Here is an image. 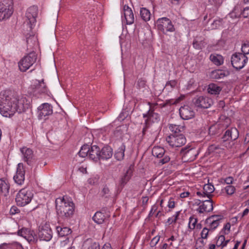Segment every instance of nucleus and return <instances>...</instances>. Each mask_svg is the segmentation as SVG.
Segmentation results:
<instances>
[{
  "label": "nucleus",
  "mask_w": 249,
  "mask_h": 249,
  "mask_svg": "<svg viewBox=\"0 0 249 249\" xmlns=\"http://www.w3.org/2000/svg\"><path fill=\"white\" fill-rule=\"evenodd\" d=\"M197 222V219L196 218H195L194 216H191L189 218L188 228L191 230L195 229Z\"/></svg>",
  "instance_id": "44"
},
{
  "label": "nucleus",
  "mask_w": 249,
  "mask_h": 249,
  "mask_svg": "<svg viewBox=\"0 0 249 249\" xmlns=\"http://www.w3.org/2000/svg\"><path fill=\"white\" fill-rule=\"evenodd\" d=\"M124 14L127 24L131 25L134 23V14L131 8L128 5L124 6Z\"/></svg>",
  "instance_id": "24"
},
{
  "label": "nucleus",
  "mask_w": 249,
  "mask_h": 249,
  "mask_svg": "<svg viewBox=\"0 0 249 249\" xmlns=\"http://www.w3.org/2000/svg\"><path fill=\"white\" fill-rule=\"evenodd\" d=\"M56 230L58 236L60 237L67 236L72 232L70 228L60 226L56 227Z\"/></svg>",
  "instance_id": "30"
},
{
  "label": "nucleus",
  "mask_w": 249,
  "mask_h": 249,
  "mask_svg": "<svg viewBox=\"0 0 249 249\" xmlns=\"http://www.w3.org/2000/svg\"><path fill=\"white\" fill-rule=\"evenodd\" d=\"M131 177V172L127 170L124 175L122 177L120 180L119 185L121 188V190L123 189L124 186L127 183Z\"/></svg>",
  "instance_id": "34"
},
{
  "label": "nucleus",
  "mask_w": 249,
  "mask_h": 249,
  "mask_svg": "<svg viewBox=\"0 0 249 249\" xmlns=\"http://www.w3.org/2000/svg\"><path fill=\"white\" fill-rule=\"evenodd\" d=\"M233 178L231 177H229L226 178L224 179V182L227 184H229L230 185V184H231L233 182Z\"/></svg>",
  "instance_id": "60"
},
{
  "label": "nucleus",
  "mask_w": 249,
  "mask_h": 249,
  "mask_svg": "<svg viewBox=\"0 0 249 249\" xmlns=\"http://www.w3.org/2000/svg\"><path fill=\"white\" fill-rule=\"evenodd\" d=\"M231 228V224L230 223H227L224 226L222 231H224V233L225 234H227L229 233Z\"/></svg>",
  "instance_id": "55"
},
{
  "label": "nucleus",
  "mask_w": 249,
  "mask_h": 249,
  "mask_svg": "<svg viewBox=\"0 0 249 249\" xmlns=\"http://www.w3.org/2000/svg\"><path fill=\"white\" fill-rule=\"evenodd\" d=\"M203 190L206 193L207 196L210 198L211 196V193H212L214 190V188L213 185L211 184H205L203 187Z\"/></svg>",
  "instance_id": "41"
},
{
  "label": "nucleus",
  "mask_w": 249,
  "mask_h": 249,
  "mask_svg": "<svg viewBox=\"0 0 249 249\" xmlns=\"http://www.w3.org/2000/svg\"><path fill=\"white\" fill-rule=\"evenodd\" d=\"M55 204L56 214L59 218L68 220L74 215V203L67 196L57 198Z\"/></svg>",
  "instance_id": "2"
},
{
  "label": "nucleus",
  "mask_w": 249,
  "mask_h": 249,
  "mask_svg": "<svg viewBox=\"0 0 249 249\" xmlns=\"http://www.w3.org/2000/svg\"><path fill=\"white\" fill-rule=\"evenodd\" d=\"M53 113V107L49 103H43L37 108L38 118L39 119H42L46 116L52 115Z\"/></svg>",
  "instance_id": "16"
},
{
  "label": "nucleus",
  "mask_w": 249,
  "mask_h": 249,
  "mask_svg": "<svg viewBox=\"0 0 249 249\" xmlns=\"http://www.w3.org/2000/svg\"><path fill=\"white\" fill-rule=\"evenodd\" d=\"M152 154L153 156L157 158H162L159 161V163H161V164L166 163L170 160L169 156L165 154V150L163 147L160 146H154L152 149Z\"/></svg>",
  "instance_id": "15"
},
{
  "label": "nucleus",
  "mask_w": 249,
  "mask_h": 249,
  "mask_svg": "<svg viewBox=\"0 0 249 249\" xmlns=\"http://www.w3.org/2000/svg\"><path fill=\"white\" fill-rule=\"evenodd\" d=\"M101 249H112L111 245L109 243H106L102 247Z\"/></svg>",
  "instance_id": "64"
},
{
  "label": "nucleus",
  "mask_w": 249,
  "mask_h": 249,
  "mask_svg": "<svg viewBox=\"0 0 249 249\" xmlns=\"http://www.w3.org/2000/svg\"><path fill=\"white\" fill-rule=\"evenodd\" d=\"M220 125L218 124H215L209 128L208 133L210 135L213 136L219 133Z\"/></svg>",
  "instance_id": "40"
},
{
  "label": "nucleus",
  "mask_w": 249,
  "mask_h": 249,
  "mask_svg": "<svg viewBox=\"0 0 249 249\" xmlns=\"http://www.w3.org/2000/svg\"><path fill=\"white\" fill-rule=\"evenodd\" d=\"M100 148L98 146L94 145L90 146L89 158L95 162L100 160Z\"/></svg>",
  "instance_id": "25"
},
{
  "label": "nucleus",
  "mask_w": 249,
  "mask_h": 249,
  "mask_svg": "<svg viewBox=\"0 0 249 249\" xmlns=\"http://www.w3.org/2000/svg\"><path fill=\"white\" fill-rule=\"evenodd\" d=\"M143 117L145 118L142 131V135H144L147 128L152 123L160 121V116L158 113L155 112L153 108L150 107L148 112L143 114Z\"/></svg>",
  "instance_id": "4"
},
{
  "label": "nucleus",
  "mask_w": 249,
  "mask_h": 249,
  "mask_svg": "<svg viewBox=\"0 0 249 249\" xmlns=\"http://www.w3.org/2000/svg\"><path fill=\"white\" fill-rule=\"evenodd\" d=\"M226 193L229 195H232L235 191V188L233 186L228 185L225 188Z\"/></svg>",
  "instance_id": "47"
},
{
  "label": "nucleus",
  "mask_w": 249,
  "mask_h": 249,
  "mask_svg": "<svg viewBox=\"0 0 249 249\" xmlns=\"http://www.w3.org/2000/svg\"><path fill=\"white\" fill-rule=\"evenodd\" d=\"M38 237L40 240L49 241L53 237V231L47 223L41 225L38 228Z\"/></svg>",
  "instance_id": "14"
},
{
  "label": "nucleus",
  "mask_w": 249,
  "mask_h": 249,
  "mask_svg": "<svg viewBox=\"0 0 249 249\" xmlns=\"http://www.w3.org/2000/svg\"><path fill=\"white\" fill-rule=\"evenodd\" d=\"M224 71L221 70H216L213 71L211 73V77L213 78L218 79L224 78L226 76Z\"/></svg>",
  "instance_id": "39"
},
{
  "label": "nucleus",
  "mask_w": 249,
  "mask_h": 249,
  "mask_svg": "<svg viewBox=\"0 0 249 249\" xmlns=\"http://www.w3.org/2000/svg\"><path fill=\"white\" fill-rule=\"evenodd\" d=\"M232 67L237 70L243 68L248 61V57L240 53H235L231 56Z\"/></svg>",
  "instance_id": "9"
},
{
  "label": "nucleus",
  "mask_w": 249,
  "mask_h": 249,
  "mask_svg": "<svg viewBox=\"0 0 249 249\" xmlns=\"http://www.w3.org/2000/svg\"><path fill=\"white\" fill-rule=\"evenodd\" d=\"M111 192L107 186H105L101 191L100 195L102 197L108 199L111 197Z\"/></svg>",
  "instance_id": "42"
},
{
  "label": "nucleus",
  "mask_w": 249,
  "mask_h": 249,
  "mask_svg": "<svg viewBox=\"0 0 249 249\" xmlns=\"http://www.w3.org/2000/svg\"><path fill=\"white\" fill-rule=\"evenodd\" d=\"M168 207L169 208L173 209L175 207V202L173 198H170L168 202Z\"/></svg>",
  "instance_id": "57"
},
{
  "label": "nucleus",
  "mask_w": 249,
  "mask_h": 249,
  "mask_svg": "<svg viewBox=\"0 0 249 249\" xmlns=\"http://www.w3.org/2000/svg\"><path fill=\"white\" fill-rule=\"evenodd\" d=\"M10 184L8 182L3 179H0V192L4 196H7L9 192Z\"/></svg>",
  "instance_id": "29"
},
{
  "label": "nucleus",
  "mask_w": 249,
  "mask_h": 249,
  "mask_svg": "<svg viewBox=\"0 0 249 249\" xmlns=\"http://www.w3.org/2000/svg\"><path fill=\"white\" fill-rule=\"evenodd\" d=\"M142 205H144L147 204L148 201L149 200V198L148 196H142Z\"/></svg>",
  "instance_id": "62"
},
{
  "label": "nucleus",
  "mask_w": 249,
  "mask_h": 249,
  "mask_svg": "<svg viewBox=\"0 0 249 249\" xmlns=\"http://www.w3.org/2000/svg\"><path fill=\"white\" fill-rule=\"evenodd\" d=\"M210 59L217 66L221 65L224 62L223 57L222 55L215 54H212L210 56Z\"/></svg>",
  "instance_id": "36"
},
{
  "label": "nucleus",
  "mask_w": 249,
  "mask_h": 249,
  "mask_svg": "<svg viewBox=\"0 0 249 249\" xmlns=\"http://www.w3.org/2000/svg\"><path fill=\"white\" fill-rule=\"evenodd\" d=\"M18 234L26 239L29 242H35L37 240V236L34 231L27 228H22L18 231Z\"/></svg>",
  "instance_id": "17"
},
{
  "label": "nucleus",
  "mask_w": 249,
  "mask_h": 249,
  "mask_svg": "<svg viewBox=\"0 0 249 249\" xmlns=\"http://www.w3.org/2000/svg\"><path fill=\"white\" fill-rule=\"evenodd\" d=\"M210 230L208 228V227H204L200 233L201 237L202 239H207L208 238L209 232H211Z\"/></svg>",
  "instance_id": "45"
},
{
  "label": "nucleus",
  "mask_w": 249,
  "mask_h": 249,
  "mask_svg": "<svg viewBox=\"0 0 249 249\" xmlns=\"http://www.w3.org/2000/svg\"><path fill=\"white\" fill-rule=\"evenodd\" d=\"M181 118L183 120H189L195 116V112L189 106H181L179 110Z\"/></svg>",
  "instance_id": "23"
},
{
  "label": "nucleus",
  "mask_w": 249,
  "mask_h": 249,
  "mask_svg": "<svg viewBox=\"0 0 249 249\" xmlns=\"http://www.w3.org/2000/svg\"><path fill=\"white\" fill-rule=\"evenodd\" d=\"M207 90L209 93L217 95L219 94L220 92L222 90V88L218 86L215 83H211L208 85Z\"/></svg>",
  "instance_id": "33"
},
{
  "label": "nucleus",
  "mask_w": 249,
  "mask_h": 249,
  "mask_svg": "<svg viewBox=\"0 0 249 249\" xmlns=\"http://www.w3.org/2000/svg\"><path fill=\"white\" fill-rule=\"evenodd\" d=\"M33 197V194L26 188L21 189L17 194L16 201L18 206L23 207L29 204Z\"/></svg>",
  "instance_id": "5"
},
{
  "label": "nucleus",
  "mask_w": 249,
  "mask_h": 249,
  "mask_svg": "<svg viewBox=\"0 0 249 249\" xmlns=\"http://www.w3.org/2000/svg\"><path fill=\"white\" fill-rule=\"evenodd\" d=\"M21 245L17 242L4 243L0 245V249H21Z\"/></svg>",
  "instance_id": "31"
},
{
  "label": "nucleus",
  "mask_w": 249,
  "mask_h": 249,
  "mask_svg": "<svg viewBox=\"0 0 249 249\" xmlns=\"http://www.w3.org/2000/svg\"><path fill=\"white\" fill-rule=\"evenodd\" d=\"M140 16L144 21H147L150 19L151 14L149 10L146 8H142L140 10Z\"/></svg>",
  "instance_id": "37"
},
{
  "label": "nucleus",
  "mask_w": 249,
  "mask_h": 249,
  "mask_svg": "<svg viewBox=\"0 0 249 249\" xmlns=\"http://www.w3.org/2000/svg\"><path fill=\"white\" fill-rule=\"evenodd\" d=\"M225 240V236L223 235H220L216 241V246L217 247H221L223 242Z\"/></svg>",
  "instance_id": "51"
},
{
  "label": "nucleus",
  "mask_w": 249,
  "mask_h": 249,
  "mask_svg": "<svg viewBox=\"0 0 249 249\" xmlns=\"http://www.w3.org/2000/svg\"><path fill=\"white\" fill-rule=\"evenodd\" d=\"M38 14V8L36 6H32L29 7L26 13L25 21L30 28L29 31H31L35 26Z\"/></svg>",
  "instance_id": "11"
},
{
  "label": "nucleus",
  "mask_w": 249,
  "mask_h": 249,
  "mask_svg": "<svg viewBox=\"0 0 249 249\" xmlns=\"http://www.w3.org/2000/svg\"><path fill=\"white\" fill-rule=\"evenodd\" d=\"M19 210L15 206H12L10 210V213L11 215H14L19 213Z\"/></svg>",
  "instance_id": "54"
},
{
  "label": "nucleus",
  "mask_w": 249,
  "mask_h": 249,
  "mask_svg": "<svg viewBox=\"0 0 249 249\" xmlns=\"http://www.w3.org/2000/svg\"><path fill=\"white\" fill-rule=\"evenodd\" d=\"M169 129L172 132L169 135H178V134H184V126L179 125L171 124L169 125Z\"/></svg>",
  "instance_id": "27"
},
{
  "label": "nucleus",
  "mask_w": 249,
  "mask_h": 249,
  "mask_svg": "<svg viewBox=\"0 0 249 249\" xmlns=\"http://www.w3.org/2000/svg\"><path fill=\"white\" fill-rule=\"evenodd\" d=\"M195 106L198 108H208L213 104V100L206 96H199L195 97L193 100Z\"/></svg>",
  "instance_id": "13"
},
{
  "label": "nucleus",
  "mask_w": 249,
  "mask_h": 249,
  "mask_svg": "<svg viewBox=\"0 0 249 249\" xmlns=\"http://www.w3.org/2000/svg\"><path fill=\"white\" fill-rule=\"evenodd\" d=\"M241 51L243 54L247 56L249 54V42L245 41L242 44Z\"/></svg>",
  "instance_id": "43"
},
{
  "label": "nucleus",
  "mask_w": 249,
  "mask_h": 249,
  "mask_svg": "<svg viewBox=\"0 0 249 249\" xmlns=\"http://www.w3.org/2000/svg\"><path fill=\"white\" fill-rule=\"evenodd\" d=\"M87 249H100L99 244L97 242L92 243Z\"/></svg>",
  "instance_id": "56"
},
{
  "label": "nucleus",
  "mask_w": 249,
  "mask_h": 249,
  "mask_svg": "<svg viewBox=\"0 0 249 249\" xmlns=\"http://www.w3.org/2000/svg\"><path fill=\"white\" fill-rule=\"evenodd\" d=\"M13 179L16 183L22 185L25 180V170L22 163H19L17 165V172Z\"/></svg>",
  "instance_id": "22"
},
{
  "label": "nucleus",
  "mask_w": 249,
  "mask_h": 249,
  "mask_svg": "<svg viewBox=\"0 0 249 249\" xmlns=\"http://www.w3.org/2000/svg\"><path fill=\"white\" fill-rule=\"evenodd\" d=\"M222 22V19L214 20L212 24V28L213 29H216L219 28Z\"/></svg>",
  "instance_id": "49"
},
{
  "label": "nucleus",
  "mask_w": 249,
  "mask_h": 249,
  "mask_svg": "<svg viewBox=\"0 0 249 249\" xmlns=\"http://www.w3.org/2000/svg\"><path fill=\"white\" fill-rule=\"evenodd\" d=\"M92 219L96 223L102 224L104 222L106 219V216L101 212L97 211L93 216Z\"/></svg>",
  "instance_id": "35"
},
{
  "label": "nucleus",
  "mask_w": 249,
  "mask_h": 249,
  "mask_svg": "<svg viewBox=\"0 0 249 249\" xmlns=\"http://www.w3.org/2000/svg\"><path fill=\"white\" fill-rule=\"evenodd\" d=\"M22 160L28 165L32 166L36 161V158L33 150L30 148L23 146L20 148Z\"/></svg>",
  "instance_id": "12"
},
{
  "label": "nucleus",
  "mask_w": 249,
  "mask_h": 249,
  "mask_svg": "<svg viewBox=\"0 0 249 249\" xmlns=\"http://www.w3.org/2000/svg\"><path fill=\"white\" fill-rule=\"evenodd\" d=\"M125 150V146L124 143H122L120 146L115 151L114 154L115 158L119 161L124 160V152Z\"/></svg>",
  "instance_id": "32"
},
{
  "label": "nucleus",
  "mask_w": 249,
  "mask_h": 249,
  "mask_svg": "<svg viewBox=\"0 0 249 249\" xmlns=\"http://www.w3.org/2000/svg\"><path fill=\"white\" fill-rule=\"evenodd\" d=\"M180 154L187 161H193L198 155V151L196 148L185 147L180 150Z\"/></svg>",
  "instance_id": "19"
},
{
  "label": "nucleus",
  "mask_w": 249,
  "mask_h": 249,
  "mask_svg": "<svg viewBox=\"0 0 249 249\" xmlns=\"http://www.w3.org/2000/svg\"><path fill=\"white\" fill-rule=\"evenodd\" d=\"M190 193L189 192H184L180 194L181 198H185L189 196Z\"/></svg>",
  "instance_id": "63"
},
{
  "label": "nucleus",
  "mask_w": 249,
  "mask_h": 249,
  "mask_svg": "<svg viewBox=\"0 0 249 249\" xmlns=\"http://www.w3.org/2000/svg\"><path fill=\"white\" fill-rule=\"evenodd\" d=\"M223 216L219 215H213L208 217L205 221L207 226L213 232L219 226Z\"/></svg>",
  "instance_id": "20"
},
{
  "label": "nucleus",
  "mask_w": 249,
  "mask_h": 249,
  "mask_svg": "<svg viewBox=\"0 0 249 249\" xmlns=\"http://www.w3.org/2000/svg\"><path fill=\"white\" fill-rule=\"evenodd\" d=\"M158 30L164 34L167 32H173L175 31V28L171 20L166 18L163 17L159 18L156 22Z\"/></svg>",
  "instance_id": "8"
},
{
  "label": "nucleus",
  "mask_w": 249,
  "mask_h": 249,
  "mask_svg": "<svg viewBox=\"0 0 249 249\" xmlns=\"http://www.w3.org/2000/svg\"><path fill=\"white\" fill-rule=\"evenodd\" d=\"M160 236L157 235L152 239L150 243V247L153 248L155 247L160 241Z\"/></svg>",
  "instance_id": "48"
},
{
  "label": "nucleus",
  "mask_w": 249,
  "mask_h": 249,
  "mask_svg": "<svg viewBox=\"0 0 249 249\" xmlns=\"http://www.w3.org/2000/svg\"><path fill=\"white\" fill-rule=\"evenodd\" d=\"M146 81L143 78L138 79L137 83V87L139 89L144 88L146 86Z\"/></svg>",
  "instance_id": "46"
},
{
  "label": "nucleus",
  "mask_w": 249,
  "mask_h": 249,
  "mask_svg": "<svg viewBox=\"0 0 249 249\" xmlns=\"http://www.w3.org/2000/svg\"><path fill=\"white\" fill-rule=\"evenodd\" d=\"M30 89L31 92L36 96H38V95L42 94L48 95L50 93L46 85L44 83V79L40 81L35 80L34 83L31 86Z\"/></svg>",
  "instance_id": "10"
},
{
  "label": "nucleus",
  "mask_w": 249,
  "mask_h": 249,
  "mask_svg": "<svg viewBox=\"0 0 249 249\" xmlns=\"http://www.w3.org/2000/svg\"><path fill=\"white\" fill-rule=\"evenodd\" d=\"M239 137V132L235 127L228 129L221 138L222 141L225 142L229 141H234Z\"/></svg>",
  "instance_id": "21"
},
{
  "label": "nucleus",
  "mask_w": 249,
  "mask_h": 249,
  "mask_svg": "<svg viewBox=\"0 0 249 249\" xmlns=\"http://www.w3.org/2000/svg\"><path fill=\"white\" fill-rule=\"evenodd\" d=\"M219 149V147L217 145L215 144H212L209 146L208 148V152L209 154H211L214 153L215 150Z\"/></svg>",
  "instance_id": "50"
},
{
  "label": "nucleus",
  "mask_w": 249,
  "mask_h": 249,
  "mask_svg": "<svg viewBox=\"0 0 249 249\" xmlns=\"http://www.w3.org/2000/svg\"><path fill=\"white\" fill-rule=\"evenodd\" d=\"M29 107L25 97L19 98L11 90L0 92V113L4 117H11L16 112L21 113Z\"/></svg>",
  "instance_id": "1"
},
{
  "label": "nucleus",
  "mask_w": 249,
  "mask_h": 249,
  "mask_svg": "<svg viewBox=\"0 0 249 249\" xmlns=\"http://www.w3.org/2000/svg\"><path fill=\"white\" fill-rule=\"evenodd\" d=\"M100 160H107L111 158L113 155V150L109 146L106 145L101 149L100 148Z\"/></svg>",
  "instance_id": "26"
},
{
  "label": "nucleus",
  "mask_w": 249,
  "mask_h": 249,
  "mask_svg": "<svg viewBox=\"0 0 249 249\" xmlns=\"http://www.w3.org/2000/svg\"><path fill=\"white\" fill-rule=\"evenodd\" d=\"M193 47L196 49H201L202 48V46L201 43H199L197 41H194L193 43Z\"/></svg>",
  "instance_id": "58"
},
{
  "label": "nucleus",
  "mask_w": 249,
  "mask_h": 249,
  "mask_svg": "<svg viewBox=\"0 0 249 249\" xmlns=\"http://www.w3.org/2000/svg\"><path fill=\"white\" fill-rule=\"evenodd\" d=\"M241 15L243 18H249V7L245 8L241 12Z\"/></svg>",
  "instance_id": "52"
},
{
  "label": "nucleus",
  "mask_w": 249,
  "mask_h": 249,
  "mask_svg": "<svg viewBox=\"0 0 249 249\" xmlns=\"http://www.w3.org/2000/svg\"><path fill=\"white\" fill-rule=\"evenodd\" d=\"M166 141L170 148L177 149L186 143V139L184 134L169 135L166 137Z\"/></svg>",
  "instance_id": "7"
},
{
  "label": "nucleus",
  "mask_w": 249,
  "mask_h": 249,
  "mask_svg": "<svg viewBox=\"0 0 249 249\" xmlns=\"http://www.w3.org/2000/svg\"><path fill=\"white\" fill-rule=\"evenodd\" d=\"M26 42L27 47L30 49H32L38 44L37 37L33 33L27 34L26 35Z\"/></svg>",
  "instance_id": "28"
},
{
  "label": "nucleus",
  "mask_w": 249,
  "mask_h": 249,
  "mask_svg": "<svg viewBox=\"0 0 249 249\" xmlns=\"http://www.w3.org/2000/svg\"><path fill=\"white\" fill-rule=\"evenodd\" d=\"M13 13L12 0H0V20L8 19Z\"/></svg>",
  "instance_id": "3"
},
{
  "label": "nucleus",
  "mask_w": 249,
  "mask_h": 249,
  "mask_svg": "<svg viewBox=\"0 0 249 249\" xmlns=\"http://www.w3.org/2000/svg\"><path fill=\"white\" fill-rule=\"evenodd\" d=\"M158 208V205H157L156 204H155L152 206L151 209L150 211V212L148 214V217L149 218H150V217H151L153 215V213L157 210Z\"/></svg>",
  "instance_id": "53"
},
{
  "label": "nucleus",
  "mask_w": 249,
  "mask_h": 249,
  "mask_svg": "<svg viewBox=\"0 0 249 249\" xmlns=\"http://www.w3.org/2000/svg\"><path fill=\"white\" fill-rule=\"evenodd\" d=\"M196 203L197 205H199V206L196 209V211L199 213H202L204 212L209 213L213 210V202L210 198L209 200H202L201 204V201L197 200V202H196Z\"/></svg>",
  "instance_id": "18"
},
{
  "label": "nucleus",
  "mask_w": 249,
  "mask_h": 249,
  "mask_svg": "<svg viewBox=\"0 0 249 249\" xmlns=\"http://www.w3.org/2000/svg\"><path fill=\"white\" fill-rule=\"evenodd\" d=\"M90 146V145L88 144H85L82 146L80 150L78 152L79 156L82 158H85L86 157H89Z\"/></svg>",
  "instance_id": "38"
},
{
  "label": "nucleus",
  "mask_w": 249,
  "mask_h": 249,
  "mask_svg": "<svg viewBox=\"0 0 249 249\" xmlns=\"http://www.w3.org/2000/svg\"><path fill=\"white\" fill-rule=\"evenodd\" d=\"M179 214H180V211H178L172 217H173V218L174 219L173 220H174V223H176L178 219V217L179 215Z\"/></svg>",
  "instance_id": "61"
},
{
  "label": "nucleus",
  "mask_w": 249,
  "mask_h": 249,
  "mask_svg": "<svg viewBox=\"0 0 249 249\" xmlns=\"http://www.w3.org/2000/svg\"><path fill=\"white\" fill-rule=\"evenodd\" d=\"M37 55L34 51L24 56L18 62L19 69L25 72L28 70L36 61Z\"/></svg>",
  "instance_id": "6"
},
{
  "label": "nucleus",
  "mask_w": 249,
  "mask_h": 249,
  "mask_svg": "<svg viewBox=\"0 0 249 249\" xmlns=\"http://www.w3.org/2000/svg\"><path fill=\"white\" fill-rule=\"evenodd\" d=\"M176 85H177V82L175 80H171V81H168L166 83V86L168 87V86H170L171 87V88H173L175 87Z\"/></svg>",
  "instance_id": "59"
}]
</instances>
